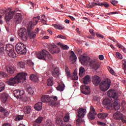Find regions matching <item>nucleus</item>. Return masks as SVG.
I'll use <instances>...</instances> for the list:
<instances>
[{
    "mask_svg": "<svg viewBox=\"0 0 126 126\" xmlns=\"http://www.w3.org/2000/svg\"><path fill=\"white\" fill-rule=\"evenodd\" d=\"M107 95L110 97V98H112V99L109 98H105L102 101L103 105L107 106V109H110L113 106L116 111L119 110L121 107L120 104H119V102H118L119 94H118L115 91L109 90L107 92Z\"/></svg>",
    "mask_w": 126,
    "mask_h": 126,
    "instance_id": "nucleus-1",
    "label": "nucleus"
},
{
    "mask_svg": "<svg viewBox=\"0 0 126 126\" xmlns=\"http://www.w3.org/2000/svg\"><path fill=\"white\" fill-rule=\"evenodd\" d=\"M39 19H40V16L34 17L33 18L32 22H30L28 25V33L29 37L31 39H34V38H36V34L34 33V32L32 31V29L34 28V26L35 25H37L38 21H39Z\"/></svg>",
    "mask_w": 126,
    "mask_h": 126,
    "instance_id": "nucleus-2",
    "label": "nucleus"
},
{
    "mask_svg": "<svg viewBox=\"0 0 126 126\" xmlns=\"http://www.w3.org/2000/svg\"><path fill=\"white\" fill-rule=\"evenodd\" d=\"M26 73H19L14 78H11L9 79V81L7 82L8 85L13 86L14 84L16 83H19V82H24L26 80Z\"/></svg>",
    "mask_w": 126,
    "mask_h": 126,
    "instance_id": "nucleus-3",
    "label": "nucleus"
},
{
    "mask_svg": "<svg viewBox=\"0 0 126 126\" xmlns=\"http://www.w3.org/2000/svg\"><path fill=\"white\" fill-rule=\"evenodd\" d=\"M36 57L39 60H43L46 62L51 61L52 59V56H51V55L49 54V52L46 50H43L36 53Z\"/></svg>",
    "mask_w": 126,
    "mask_h": 126,
    "instance_id": "nucleus-4",
    "label": "nucleus"
},
{
    "mask_svg": "<svg viewBox=\"0 0 126 126\" xmlns=\"http://www.w3.org/2000/svg\"><path fill=\"white\" fill-rule=\"evenodd\" d=\"M15 50L17 54H19V55L26 54V46L22 42H19L16 45Z\"/></svg>",
    "mask_w": 126,
    "mask_h": 126,
    "instance_id": "nucleus-5",
    "label": "nucleus"
},
{
    "mask_svg": "<svg viewBox=\"0 0 126 126\" xmlns=\"http://www.w3.org/2000/svg\"><path fill=\"white\" fill-rule=\"evenodd\" d=\"M111 86V81L110 80H104L100 84L99 87L101 91H107Z\"/></svg>",
    "mask_w": 126,
    "mask_h": 126,
    "instance_id": "nucleus-6",
    "label": "nucleus"
},
{
    "mask_svg": "<svg viewBox=\"0 0 126 126\" xmlns=\"http://www.w3.org/2000/svg\"><path fill=\"white\" fill-rule=\"evenodd\" d=\"M18 34L21 37L23 41H27L28 39V35L27 34V31L26 29L23 28H21L18 32Z\"/></svg>",
    "mask_w": 126,
    "mask_h": 126,
    "instance_id": "nucleus-7",
    "label": "nucleus"
},
{
    "mask_svg": "<svg viewBox=\"0 0 126 126\" xmlns=\"http://www.w3.org/2000/svg\"><path fill=\"white\" fill-rule=\"evenodd\" d=\"M85 114H86V109H84L83 108H80L78 111V119L77 120L78 123L81 121V118H84V116H85Z\"/></svg>",
    "mask_w": 126,
    "mask_h": 126,
    "instance_id": "nucleus-8",
    "label": "nucleus"
},
{
    "mask_svg": "<svg viewBox=\"0 0 126 126\" xmlns=\"http://www.w3.org/2000/svg\"><path fill=\"white\" fill-rule=\"evenodd\" d=\"M95 5H99V6H104L105 7L108 8L110 7V5L109 3L107 2L102 3H97L95 2H92L91 3H89L87 5V7L89 8H92L94 7Z\"/></svg>",
    "mask_w": 126,
    "mask_h": 126,
    "instance_id": "nucleus-9",
    "label": "nucleus"
},
{
    "mask_svg": "<svg viewBox=\"0 0 126 126\" xmlns=\"http://www.w3.org/2000/svg\"><path fill=\"white\" fill-rule=\"evenodd\" d=\"M88 64L95 70H97L99 67V65H98V63H97V62L95 60H91L89 59Z\"/></svg>",
    "mask_w": 126,
    "mask_h": 126,
    "instance_id": "nucleus-10",
    "label": "nucleus"
},
{
    "mask_svg": "<svg viewBox=\"0 0 126 126\" xmlns=\"http://www.w3.org/2000/svg\"><path fill=\"white\" fill-rule=\"evenodd\" d=\"M96 115L97 113H96V111H95V109H94V108H93V107L91 106L90 112L89 113V115L88 116L89 120H94L95 116H96Z\"/></svg>",
    "mask_w": 126,
    "mask_h": 126,
    "instance_id": "nucleus-11",
    "label": "nucleus"
},
{
    "mask_svg": "<svg viewBox=\"0 0 126 126\" xmlns=\"http://www.w3.org/2000/svg\"><path fill=\"white\" fill-rule=\"evenodd\" d=\"M14 96L17 99H22V96L24 94V91H20L19 90H15L13 92Z\"/></svg>",
    "mask_w": 126,
    "mask_h": 126,
    "instance_id": "nucleus-12",
    "label": "nucleus"
},
{
    "mask_svg": "<svg viewBox=\"0 0 126 126\" xmlns=\"http://www.w3.org/2000/svg\"><path fill=\"white\" fill-rule=\"evenodd\" d=\"M90 59L88 57L81 56L79 60L83 65H88V62Z\"/></svg>",
    "mask_w": 126,
    "mask_h": 126,
    "instance_id": "nucleus-13",
    "label": "nucleus"
},
{
    "mask_svg": "<svg viewBox=\"0 0 126 126\" xmlns=\"http://www.w3.org/2000/svg\"><path fill=\"white\" fill-rule=\"evenodd\" d=\"M113 118L115 120H121L122 123H126V120L124 118V115L120 112H116L114 114Z\"/></svg>",
    "mask_w": 126,
    "mask_h": 126,
    "instance_id": "nucleus-14",
    "label": "nucleus"
},
{
    "mask_svg": "<svg viewBox=\"0 0 126 126\" xmlns=\"http://www.w3.org/2000/svg\"><path fill=\"white\" fill-rule=\"evenodd\" d=\"M16 12L15 11H10L5 14V18L6 23H8V21L14 16Z\"/></svg>",
    "mask_w": 126,
    "mask_h": 126,
    "instance_id": "nucleus-15",
    "label": "nucleus"
},
{
    "mask_svg": "<svg viewBox=\"0 0 126 126\" xmlns=\"http://www.w3.org/2000/svg\"><path fill=\"white\" fill-rule=\"evenodd\" d=\"M92 82L95 86H98L99 84L101 82V78L97 76L94 75L92 77Z\"/></svg>",
    "mask_w": 126,
    "mask_h": 126,
    "instance_id": "nucleus-16",
    "label": "nucleus"
},
{
    "mask_svg": "<svg viewBox=\"0 0 126 126\" xmlns=\"http://www.w3.org/2000/svg\"><path fill=\"white\" fill-rule=\"evenodd\" d=\"M14 21L15 23L19 24L21 22H22V15L21 13H17L16 14L14 18Z\"/></svg>",
    "mask_w": 126,
    "mask_h": 126,
    "instance_id": "nucleus-17",
    "label": "nucleus"
},
{
    "mask_svg": "<svg viewBox=\"0 0 126 126\" xmlns=\"http://www.w3.org/2000/svg\"><path fill=\"white\" fill-rule=\"evenodd\" d=\"M82 92L85 95H88L90 94V88L88 86H86V85L82 86Z\"/></svg>",
    "mask_w": 126,
    "mask_h": 126,
    "instance_id": "nucleus-18",
    "label": "nucleus"
},
{
    "mask_svg": "<svg viewBox=\"0 0 126 126\" xmlns=\"http://www.w3.org/2000/svg\"><path fill=\"white\" fill-rule=\"evenodd\" d=\"M50 102L52 106H55L58 101V97L57 96H52L49 97Z\"/></svg>",
    "mask_w": 126,
    "mask_h": 126,
    "instance_id": "nucleus-19",
    "label": "nucleus"
},
{
    "mask_svg": "<svg viewBox=\"0 0 126 126\" xmlns=\"http://www.w3.org/2000/svg\"><path fill=\"white\" fill-rule=\"evenodd\" d=\"M51 54H59L60 53V48L58 47L56 45H54L51 49L49 50Z\"/></svg>",
    "mask_w": 126,
    "mask_h": 126,
    "instance_id": "nucleus-20",
    "label": "nucleus"
},
{
    "mask_svg": "<svg viewBox=\"0 0 126 126\" xmlns=\"http://www.w3.org/2000/svg\"><path fill=\"white\" fill-rule=\"evenodd\" d=\"M0 96L1 97V100L2 103H6V101L7 100V98H8V94L4 92L1 94Z\"/></svg>",
    "mask_w": 126,
    "mask_h": 126,
    "instance_id": "nucleus-21",
    "label": "nucleus"
},
{
    "mask_svg": "<svg viewBox=\"0 0 126 126\" xmlns=\"http://www.w3.org/2000/svg\"><path fill=\"white\" fill-rule=\"evenodd\" d=\"M52 74L54 77H57L60 75V69L58 67H55L54 70L52 71Z\"/></svg>",
    "mask_w": 126,
    "mask_h": 126,
    "instance_id": "nucleus-22",
    "label": "nucleus"
},
{
    "mask_svg": "<svg viewBox=\"0 0 126 126\" xmlns=\"http://www.w3.org/2000/svg\"><path fill=\"white\" fill-rule=\"evenodd\" d=\"M41 100L43 103H49L50 102V96L48 95H43L41 98Z\"/></svg>",
    "mask_w": 126,
    "mask_h": 126,
    "instance_id": "nucleus-23",
    "label": "nucleus"
},
{
    "mask_svg": "<svg viewBox=\"0 0 126 126\" xmlns=\"http://www.w3.org/2000/svg\"><path fill=\"white\" fill-rule=\"evenodd\" d=\"M6 70L8 73L12 74L13 73H14V71H15V68L12 66L6 67Z\"/></svg>",
    "mask_w": 126,
    "mask_h": 126,
    "instance_id": "nucleus-24",
    "label": "nucleus"
},
{
    "mask_svg": "<svg viewBox=\"0 0 126 126\" xmlns=\"http://www.w3.org/2000/svg\"><path fill=\"white\" fill-rule=\"evenodd\" d=\"M90 81H91V78L88 75L84 77L83 83H84V84L87 85L88 83H90Z\"/></svg>",
    "mask_w": 126,
    "mask_h": 126,
    "instance_id": "nucleus-25",
    "label": "nucleus"
},
{
    "mask_svg": "<svg viewBox=\"0 0 126 126\" xmlns=\"http://www.w3.org/2000/svg\"><path fill=\"white\" fill-rule=\"evenodd\" d=\"M14 49V46L13 45L8 44L5 45L4 51H7V52H9V51H11Z\"/></svg>",
    "mask_w": 126,
    "mask_h": 126,
    "instance_id": "nucleus-26",
    "label": "nucleus"
},
{
    "mask_svg": "<svg viewBox=\"0 0 126 126\" xmlns=\"http://www.w3.org/2000/svg\"><path fill=\"white\" fill-rule=\"evenodd\" d=\"M7 53L10 58H15L16 57V54L14 52V49L8 51Z\"/></svg>",
    "mask_w": 126,
    "mask_h": 126,
    "instance_id": "nucleus-27",
    "label": "nucleus"
},
{
    "mask_svg": "<svg viewBox=\"0 0 126 126\" xmlns=\"http://www.w3.org/2000/svg\"><path fill=\"white\" fill-rule=\"evenodd\" d=\"M42 102H39L37 103L34 105V109L36 111H41L42 110Z\"/></svg>",
    "mask_w": 126,
    "mask_h": 126,
    "instance_id": "nucleus-28",
    "label": "nucleus"
},
{
    "mask_svg": "<svg viewBox=\"0 0 126 126\" xmlns=\"http://www.w3.org/2000/svg\"><path fill=\"white\" fill-rule=\"evenodd\" d=\"M32 110L31 106H26L24 109V112L25 115H29L31 113Z\"/></svg>",
    "mask_w": 126,
    "mask_h": 126,
    "instance_id": "nucleus-29",
    "label": "nucleus"
},
{
    "mask_svg": "<svg viewBox=\"0 0 126 126\" xmlns=\"http://www.w3.org/2000/svg\"><path fill=\"white\" fill-rule=\"evenodd\" d=\"M71 59H72V62H74L75 63L76 62V60H77V57H76V55H75V54H74V52L71 51Z\"/></svg>",
    "mask_w": 126,
    "mask_h": 126,
    "instance_id": "nucleus-30",
    "label": "nucleus"
},
{
    "mask_svg": "<svg viewBox=\"0 0 126 126\" xmlns=\"http://www.w3.org/2000/svg\"><path fill=\"white\" fill-rule=\"evenodd\" d=\"M30 78L31 80H32V81H35V82H37L38 80V76L34 74H32L30 77Z\"/></svg>",
    "mask_w": 126,
    "mask_h": 126,
    "instance_id": "nucleus-31",
    "label": "nucleus"
},
{
    "mask_svg": "<svg viewBox=\"0 0 126 126\" xmlns=\"http://www.w3.org/2000/svg\"><path fill=\"white\" fill-rule=\"evenodd\" d=\"M44 120V118L42 117H39L37 119H36L34 121V124L33 125H37L36 124H41L42 121Z\"/></svg>",
    "mask_w": 126,
    "mask_h": 126,
    "instance_id": "nucleus-32",
    "label": "nucleus"
},
{
    "mask_svg": "<svg viewBox=\"0 0 126 126\" xmlns=\"http://www.w3.org/2000/svg\"><path fill=\"white\" fill-rule=\"evenodd\" d=\"M5 48V43L0 42V53H2L4 51Z\"/></svg>",
    "mask_w": 126,
    "mask_h": 126,
    "instance_id": "nucleus-33",
    "label": "nucleus"
},
{
    "mask_svg": "<svg viewBox=\"0 0 126 126\" xmlns=\"http://www.w3.org/2000/svg\"><path fill=\"white\" fill-rule=\"evenodd\" d=\"M98 117L99 119H106L108 117V114L107 113H100L98 114Z\"/></svg>",
    "mask_w": 126,
    "mask_h": 126,
    "instance_id": "nucleus-34",
    "label": "nucleus"
},
{
    "mask_svg": "<svg viewBox=\"0 0 126 126\" xmlns=\"http://www.w3.org/2000/svg\"><path fill=\"white\" fill-rule=\"evenodd\" d=\"M53 26L56 29H58L59 30H61L62 29H64V27L62 25L60 24H54Z\"/></svg>",
    "mask_w": 126,
    "mask_h": 126,
    "instance_id": "nucleus-35",
    "label": "nucleus"
},
{
    "mask_svg": "<svg viewBox=\"0 0 126 126\" xmlns=\"http://www.w3.org/2000/svg\"><path fill=\"white\" fill-rule=\"evenodd\" d=\"M56 124L59 126H63V121L62 120V119L57 118L56 119Z\"/></svg>",
    "mask_w": 126,
    "mask_h": 126,
    "instance_id": "nucleus-36",
    "label": "nucleus"
},
{
    "mask_svg": "<svg viewBox=\"0 0 126 126\" xmlns=\"http://www.w3.org/2000/svg\"><path fill=\"white\" fill-rule=\"evenodd\" d=\"M47 85L48 86H53L54 85V80L52 78H50L47 80Z\"/></svg>",
    "mask_w": 126,
    "mask_h": 126,
    "instance_id": "nucleus-37",
    "label": "nucleus"
},
{
    "mask_svg": "<svg viewBox=\"0 0 126 126\" xmlns=\"http://www.w3.org/2000/svg\"><path fill=\"white\" fill-rule=\"evenodd\" d=\"M26 89H27L28 92L30 93V94H33V90H32V88L29 85H28L26 86Z\"/></svg>",
    "mask_w": 126,
    "mask_h": 126,
    "instance_id": "nucleus-38",
    "label": "nucleus"
},
{
    "mask_svg": "<svg viewBox=\"0 0 126 126\" xmlns=\"http://www.w3.org/2000/svg\"><path fill=\"white\" fill-rule=\"evenodd\" d=\"M24 117V115H18L16 116L15 121H21V120H23V118Z\"/></svg>",
    "mask_w": 126,
    "mask_h": 126,
    "instance_id": "nucleus-39",
    "label": "nucleus"
},
{
    "mask_svg": "<svg viewBox=\"0 0 126 126\" xmlns=\"http://www.w3.org/2000/svg\"><path fill=\"white\" fill-rule=\"evenodd\" d=\"M72 80H78V76H77V72L76 71H74L73 75L72 76Z\"/></svg>",
    "mask_w": 126,
    "mask_h": 126,
    "instance_id": "nucleus-40",
    "label": "nucleus"
},
{
    "mask_svg": "<svg viewBox=\"0 0 126 126\" xmlns=\"http://www.w3.org/2000/svg\"><path fill=\"white\" fill-rule=\"evenodd\" d=\"M0 112L4 114V116H6L7 115V110H5L2 106H0Z\"/></svg>",
    "mask_w": 126,
    "mask_h": 126,
    "instance_id": "nucleus-41",
    "label": "nucleus"
},
{
    "mask_svg": "<svg viewBox=\"0 0 126 126\" xmlns=\"http://www.w3.org/2000/svg\"><path fill=\"white\" fill-rule=\"evenodd\" d=\"M83 72H85V69L83 67H80L79 68V75L81 77L83 76Z\"/></svg>",
    "mask_w": 126,
    "mask_h": 126,
    "instance_id": "nucleus-42",
    "label": "nucleus"
},
{
    "mask_svg": "<svg viewBox=\"0 0 126 126\" xmlns=\"http://www.w3.org/2000/svg\"><path fill=\"white\" fill-rule=\"evenodd\" d=\"M4 88H5V85L3 82L0 83V93L2 92L4 90Z\"/></svg>",
    "mask_w": 126,
    "mask_h": 126,
    "instance_id": "nucleus-43",
    "label": "nucleus"
},
{
    "mask_svg": "<svg viewBox=\"0 0 126 126\" xmlns=\"http://www.w3.org/2000/svg\"><path fill=\"white\" fill-rule=\"evenodd\" d=\"M64 90V85H59L58 87H57V90H59V91H63Z\"/></svg>",
    "mask_w": 126,
    "mask_h": 126,
    "instance_id": "nucleus-44",
    "label": "nucleus"
},
{
    "mask_svg": "<svg viewBox=\"0 0 126 126\" xmlns=\"http://www.w3.org/2000/svg\"><path fill=\"white\" fill-rule=\"evenodd\" d=\"M18 65L21 67V68H25V63L23 62H20L18 63Z\"/></svg>",
    "mask_w": 126,
    "mask_h": 126,
    "instance_id": "nucleus-45",
    "label": "nucleus"
},
{
    "mask_svg": "<svg viewBox=\"0 0 126 126\" xmlns=\"http://www.w3.org/2000/svg\"><path fill=\"white\" fill-rule=\"evenodd\" d=\"M44 126H53V123L52 122V121L50 120H47L44 124Z\"/></svg>",
    "mask_w": 126,
    "mask_h": 126,
    "instance_id": "nucleus-46",
    "label": "nucleus"
},
{
    "mask_svg": "<svg viewBox=\"0 0 126 126\" xmlns=\"http://www.w3.org/2000/svg\"><path fill=\"white\" fill-rule=\"evenodd\" d=\"M59 45H60V46H61V47L62 48V49L63 50H68V49H69V47H68V46H67L66 45L62 44V43L60 42L59 43Z\"/></svg>",
    "mask_w": 126,
    "mask_h": 126,
    "instance_id": "nucleus-47",
    "label": "nucleus"
},
{
    "mask_svg": "<svg viewBox=\"0 0 126 126\" xmlns=\"http://www.w3.org/2000/svg\"><path fill=\"white\" fill-rule=\"evenodd\" d=\"M64 123H68L69 122V116L68 115H66L63 119Z\"/></svg>",
    "mask_w": 126,
    "mask_h": 126,
    "instance_id": "nucleus-48",
    "label": "nucleus"
},
{
    "mask_svg": "<svg viewBox=\"0 0 126 126\" xmlns=\"http://www.w3.org/2000/svg\"><path fill=\"white\" fill-rule=\"evenodd\" d=\"M0 77H4V78L7 77V74H6V73L5 72L0 71Z\"/></svg>",
    "mask_w": 126,
    "mask_h": 126,
    "instance_id": "nucleus-49",
    "label": "nucleus"
},
{
    "mask_svg": "<svg viewBox=\"0 0 126 126\" xmlns=\"http://www.w3.org/2000/svg\"><path fill=\"white\" fill-rule=\"evenodd\" d=\"M65 71L66 72V74L68 77H70L71 75H70V72L68 70V68L66 67L65 69Z\"/></svg>",
    "mask_w": 126,
    "mask_h": 126,
    "instance_id": "nucleus-50",
    "label": "nucleus"
},
{
    "mask_svg": "<svg viewBox=\"0 0 126 126\" xmlns=\"http://www.w3.org/2000/svg\"><path fill=\"white\" fill-rule=\"evenodd\" d=\"M116 55L118 59H120V60H122L123 59V56H122V54H121V53H120L119 52H116Z\"/></svg>",
    "mask_w": 126,
    "mask_h": 126,
    "instance_id": "nucleus-51",
    "label": "nucleus"
},
{
    "mask_svg": "<svg viewBox=\"0 0 126 126\" xmlns=\"http://www.w3.org/2000/svg\"><path fill=\"white\" fill-rule=\"evenodd\" d=\"M27 64L30 65L31 66H33L34 65V63L32 62L31 60H29L27 62Z\"/></svg>",
    "mask_w": 126,
    "mask_h": 126,
    "instance_id": "nucleus-52",
    "label": "nucleus"
},
{
    "mask_svg": "<svg viewBox=\"0 0 126 126\" xmlns=\"http://www.w3.org/2000/svg\"><path fill=\"white\" fill-rule=\"evenodd\" d=\"M108 70L109 71V72L111 73V74H113V75H115L116 74V73L115 72L114 70L112 69V68L109 67L108 68Z\"/></svg>",
    "mask_w": 126,
    "mask_h": 126,
    "instance_id": "nucleus-53",
    "label": "nucleus"
},
{
    "mask_svg": "<svg viewBox=\"0 0 126 126\" xmlns=\"http://www.w3.org/2000/svg\"><path fill=\"white\" fill-rule=\"evenodd\" d=\"M111 3L113 5H116L118 3V1H116L115 0H111Z\"/></svg>",
    "mask_w": 126,
    "mask_h": 126,
    "instance_id": "nucleus-54",
    "label": "nucleus"
},
{
    "mask_svg": "<svg viewBox=\"0 0 126 126\" xmlns=\"http://www.w3.org/2000/svg\"><path fill=\"white\" fill-rule=\"evenodd\" d=\"M96 36L98 37V38H100V39H103L104 38V35L99 34V33H96Z\"/></svg>",
    "mask_w": 126,
    "mask_h": 126,
    "instance_id": "nucleus-55",
    "label": "nucleus"
},
{
    "mask_svg": "<svg viewBox=\"0 0 126 126\" xmlns=\"http://www.w3.org/2000/svg\"><path fill=\"white\" fill-rule=\"evenodd\" d=\"M90 33H91V35L93 36V37L95 36V34L94 32V31L93 30H90Z\"/></svg>",
    "mask_w": 126,
    "mask_h": 126,
    "instance_id": "nucleus-56",
    "label": "nucleus"
},
{
    "mask_svg": "<svg viewBox=\"0 0 126 126\" xmlns=\"http://www.w3.org/2000/svg\"><path fill=\"white\" fill-rule=\"evenodd\" d=\"M58 37H59V38H60L61 39H66V37H65V36H63V35H59L58 36Z\"/></svg>",
    "mask_w": 126,
    "mask_h": 126,
    "instance_id": "nucleus-57",
    "label": "nucleus"
},
{
    "mask_svg": "<svg viewBox=\"0 0 126 126\" xmlns=\"http://www.w3.org/2000/svg\"><path fill=\"white\" fill-rule=\"evenodd\" d=\"M118 12H110V13H107V15H113V14H117Z\"/></svg>",
    "mask_w": 126,
    "mask_h": 126,
    "instance_id": "nucleus-58",
    "label": "nucleus"
},
{
    "mask_svg": "<svg viewBox=\"0 0 126 126\" xmlns=\"http://www.w3.org/2000/svg\"><path fill=\"white\" fill-rule=\"evenodd\" d=\"M117 47H118L120 49H122L124 46L122 45V44L119 43V42L117 43Z\"/></svg>",
    "mask_w": 126,
    "mask_h": 126,
    "instance_id": "nucleus-59",
    "label": "nucleus"
},
{
    "mask_svg": "<svg viewBox=\"0 0 126 126\" xmlns=\"http://www.w3.org/2000/svg\"><path fill=\"white\" fill-rule=\"evenodd\" d=\"M98 58L99 59V60L100 61H103V60H104V56L102 55H100L99 56Z\"/></svg>",
    "mask_w": 126,
    "mask_h": 126,
    "instance_id": "nucleus-60",
    "label": "nucleus"
},
{
    "mask_svg": "<svg viewBox=\"0 0 126 126\" xmlns=\"http://www.w3.org/2000/svg\"><path fill=\"white\" fill-rule=\"evenodd\" d=\"M2 126H11V125L9 123H5L3 124Z\"/></svg>",
    "mask_w": 126,
    "mask_h": 126,
    "instance_id": "nucleus-61",
    "label": "nucleus"
},
{
    "mask_svg": "<svg viewBox=\"0 0 126 126\" xmlns=\"http://www.w3.org/2000/svg\"><path fill=\"white\" fill-rule=\"evenodd\" d=\"M38 32H39V29L37 28L34 30V32H33V33L36 34L38 33Z\"/></svg>",
    "mask_w": 126,
    "mask_h": 126,
    "instance_id": "nucleus-62",
    "label": "nucleus"
},
{
    "mask_svg": "<svg viewBox=\"0 0 126 126\" xmlns=\"http://www.w3.org/2000/svg\"><path fill=\"white\" fill-rule=\"evenodd\" d=\"M122 63H123V65L124 64H126V59H123L122 60Z\"/></svg>",
    "mask_w": 126,
    "mask_h": 126,
    "instance_id": "nucleus-63",
    "label": "nucleus"
},
{
    "mask_svg": "<svg viewBox=\"0 0 126 126\" xmlns=\"http://www.w3.org/2000/svg\"><path fill=\"white\" fill-rule=\"evenodd\" d=\"M99 125H100V126H106V123H104L103 122H99Z\"/></svg>",
    "mask_w": 126,
    "mask_h": 126,
    "instance_id": "nucleus-64",
    "label": "nucleus"
}]
</instances>
